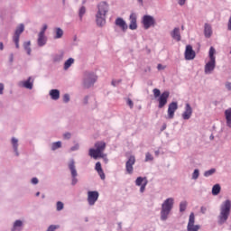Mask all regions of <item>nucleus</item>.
<instances>
[{
  "label": "nucleus",
  "mask_w": 231,
  "mask_h": 231,
  "mask_svg": "<svg viewBox=\"0 0 231 231\" xmlns=\"http://www.w3.org/2000/svg\"><path fill=\"white\" fill-rule=\"evenodd\" d=\"M97 9H98V11L96 15L97 24L98 26H104V24H106V15L107 14V12L109 11V6L107 5V4L106 2H101L97 5Z\"/></svg>",
  "instance_id": "1"
},
{
  "label": "nucleus",
  "mask_w": 231,
  "mask_h": 231,
  "mask_svg": "<svg viewBox=\"0 0 231 231\" xmlns=\"http://www.w3.org/2000/svg\"><path fill=\"white\" fill-rule=\"evenodd\" d=\"M172 207H174V199L169 198L162 205V210H161V219L162 221L167 220V217H169V214H171V211L172 210Z\"/></svg>",
  "instance_id": "2"
},
{
  "label": "nucleus",
  "mask_w": 231,
  "mask_h": 231,
  "mask_svg": "<svg viewBox=\"0 0 231 231\" xmlns=\"http://www.w3.org/2000/svg\"><path fill=\"white\" fill-rule=\"evenodd\" d=\"M216 49L210 47L209 49V61L205 65V73H212L216 69Z\"/></svg>",
  "instance_id": "3"
},
{
  "label": "nucleus",
  "mask_w": 231,
  "mask_h": 231,
  "mask_svg": "<svg viewBox=\"0 0 231 231\" xmlns=\"http://www.w3.org/2000/svg\"><path fill=\"white\" fill-rule=\"evenodd\" d=\"M230 208L231 202L230 200H226L224 204L221 206L220 215H219V223H226V219H228V216H230Z\"/></svg>",
  "instance_id": "4"
},
{
  "label": "nucleus",
  "mask_w": 231,
  "mask_h": 231,
  "mask_svg": "<svg viewBox=\"0 0 231 231\" xmlns=\"http://www.w3.org/2000/svg\"><path fill=\"white\" fill-rule=\"evenodd\" d=\"M143 24L144 30H149L151 26H154L156 24V21L154 20V17L146 14L143 17Z\"/></svg>",
  "instance_id": "5"
},
{
  "label": "nucleus",
  "mask_w": 231,
  "mask_h": 231,
  "mask_svg": "<svg viewBox=\"0 0 231 231\" xmlns=\"http://www.w3.org/2000/svg\"><path fill=\"white\" fill-rule=\"evenodd\" d=\"M97 82V76L93 73H86L84 79L85 88H91Z\"/></svg>",
  "instance_id": "6"
},
{
  "label": "nucleus",
  "mask_w": 231,
  "mask_h": 231,
  "mask_svg": "<svg viewBox=\"0 0 231 231\" xmlns=\"http://www.w3.org/2000/svg\"><path fill=\"white\" fill-rule=\"evenodd\" d=\"M170 93L169 91H164L161 94V96L158 98L159 102V109H162V107H165L167 106V102L169 100Z\"/></svg>",
  "instance_id": "7"
},
{
  "label": "nucleus",
  "mask_w": 231,
  "mask_h": 231,
  "mask_svg": "<svg viewBox=\"0 0 231 231\" xmlns=\"http://www.w3.org/2000/svg\"><path fill=\"white\" fill-rule=\"evenodd\" d=\"M134 163H136V158L134 155H131L125 162V171L127 174H133V171H134L133 165H134Z\"/></svg>",
  "instance_id": "8"
},
{
  "label": "nucleus",
  "mask_w": 231,
  "mask_h": 231,
  "mask_svg": "<svg viewBox=\"0 0 231 231\" xmlns=\"http://www.w3.org/2000/svg\"><path fill=\"white\" fill-rule=\"evenodd\" d=\"M147 183H149V180H147V177H138L135 180V185L140 188V192L143 193L145 192V187H147Z\"/></svg>",
  "instance_id": "9"
},
{
  "label": "nucleus",
  "mask_w": 231,
  "mask_h": 231,
  "mask_svg": "<svg viewBox=\"0 0 231 231\" xmlns=\"http://www.w3.org/2000/svg\"><path fill=\"white\" fill-rule=\"evenodd\" d=\"M69 169L71 172V176H72V185H77V176H78V173H77V169L75 167V161L74 160H71L69 162Z\"/></svg>",
  "instance_id": "10"
},
{
  "label": "nucleus",
  "mask_w": 231,
  "mask_h": 231,
  "mask_svg": "<svg viewBox=\"0 0 231 231\" xmlns=\"http://www.w3.org/2000/svg\"><path fill=\"white\" fill-rule=\"evenodd\" d=\"M195 220H196V217H194V213H190L188 226H187L188 231H198V230H199V226L194 225Z\"/></svg>",
  "instance_id": "11"
},
{
  "label": "nucleus",
  "mask_w": 231,
  "mask_h": 231,
  "mask_svg": "<svg viewBox=\"0 0 231 231\" xmlns=\"http://www.w3.org/2000/svg\"><path fill=\"white\" fill-rule=\"evenodd\" d=\"M23 32H24V24H20L15 32H14V36L13 38L14 42L15 43L16 48H19V39L21 37V33H23Z\"/></svg>",
  "instance_id": "12"
},
{
  "label": "nucleus",
  "mask_w": 231,
  "mask_h": 231,
  "mask_svg": "<svg viewBox=\"0 0 231 231\" xmlns=\"http://www.w3.org/2000/svg\"><path fill=\"white\" fill-rule=\"evenodd\" d=\"M186 60H194L196 59V51L192 49V45H187L185 51Z\"/></svg>",
  "instance_id": "13"
},
{
  "label": "nucleus",
  "mask_w": 231,
  "mask_h": 231,
  "mask_svg": "<svg viewBox=\"0 0 231 231\" xmlns=\"http://www.w3.org/2000/svg\"><path fill=\"white\" fill-rule=\"evenodd\" d=\"M178 111V103L177 102H171L168 106V118L170 120H172L174 118V113Z\"/></svg>",
  "instance_id": "14"
},
{
  "label": "nucleus",
  "mask_w": 231,
  "mask_h": 231,
  "mask_svg": "<svg viewBox=\"0 0 231 231\" xmlns=\"http://www.w3.org/2000/svg\"><path fill=\"white\" fill-rule=\"evenodd\" d=\"M98 200V193L97 191H88V205H95L97 201Z\"/></svg>",
  "instance_id": "15"
},
{
  "label": "nucleus",
  "mask_w": 231,
  "mask_h": 231,
  "mask_svg": "<svg viewBox=\"0 0 231 231\" xmlns=\"http://www.w3.org/2000/svg\"><path fill=\"white\" fill-rule=\"evenodd\" d=\"M192 116V106H190V104H186L185 111L182 114L183 120H189V118Z\"/></svg>",
  "instance_id": "16"
},
{
  "label": "nucleus",
  "mask_w": 231,
  "mask_h": 231,
  "mask_svg": "<svg viewBox=\"0 0 231 231\" xmlns=\"http://www.w3.org/2000/svg\"><path fill=\"white\" fill-rule=\"evenodd\" d=\"M130 24L129 28L130 30H136L138 28V23H136V14L132 13L129 17Z\"/></svg>",
  "instance_id": "17"
},
{
  "label": "nucleus",
  "mask_w": 231,
  "mask_h": 231,
  "mask_svg": "<svg viewBox=\"0 0 231 231\" xmlns=\"http://www.w3.org/2000/svg\"><path fill=\"white\" fill-rule=\"evenodd\" d=\"M116 26H118L119 28H121V30L123 32H125L128 28L127 23H125V21H124L122 18L118 17L116 20Z\"/></svg>",
  "instance_id": "18"
},
{
  "label": "nucleus",
  "mask_w": 231,
  "mask_h": 231,
  "mask_svg": "<svg viewBox=\"0 0 231 231\" xmlns=\"http://www.w3.org/2000/svg\"><path fill=\"white\" fill-rule=\"evenodd\" d=\"M95 170L100 176L101 180H106V174L104 173V170H102V163H100V162H97L96 163Z\"/></svg>",
  "instance_id": "19"
},
{
  "label": "nucleus",
  "mask_w": 231,
  "mask_h": 231,
  "mask_svg": "<svg viewBox=\"0 0 231 231\" xmlns=\"http://www.w3.org/2000/svg\"><path fill=\"white\" fill-rule=\"evenodd\" d=\"M171 35L172 39H174V41H177V42H180V41H181V34L180 33V28H174Z\"/></svg>",
  "instance_id": "20"
},
{
  "label": "nucleus",
  "mask_w": 231,
  "mask_h": 231,
  "mask_svg": "<svg viewBox=\"0 0 231 231\" xmlns=\"http://www.w3.org/2000/svg\"><path fill=\"white\" fill-rule=\"evenodd\" d=\"M226 124L231 129V107L225 110Z\"/></svg>",
  "instance_id": "21"
},
{
  "label": "nucleus",
  "mask_w": 231,
  "mask_h": 231,
  "mask_svg": "<svg viewBox=\"0 0 231 231\" xmlns=\"http://www.w3.org/2000/svg\"><path fill=\"white\" fill-rule=\"evenodd\" d=\"M89 156H91V158H94V160H97V158H102V153L99 152L97 149L91 148L89 150Z\"/></svg>",
  "instance_id": "22"
},
{
  "label": "nucleus",
  "mask_w": 231,
  "mask_h": 231,
  "mask_svg": "<svg viewBox=\"0 0 231 231\" xmlns=\"http://www.w3.org/2000/svg\"><path fill=\"white\" fill-rule=\"evenodd\" d=\"M47 41L46 36L42 32L38 34V46H44Z\"/></svg>",
  "instance_id": "23"
},
{
  "label": "nucleus",
  "mask_w": 231,
  "mask_h": 231,
  "mask_svg": "<svg viewBox=\"0 0 231 231\" xmlns=\"http://www.w3.org/2000/svg\"><path fill=\"white\" fill-rule=\"evenodd\" d=\"M50 95L52 100H59V98H60V92L59 89H51Z\"/></svg>",
  "instance_id": "24"
},
{
  "label": "nucleus",
  "mask_w": 231,
  "mask_h": 231,
  "mask_svg": "<svg viewBox=\"0 0 231 231\" xmlns=\"http://www.w3.org/2000/svg\"><path fill=\"white\" fill-rule=\"evenodd\" d=\"M204 34L207 38L212 37V27L208 23L205 24Z\"/></svg>",
  "instance_id": "25"
},
{
  "label": "nucleus",
  "mask_w": 231,
  "mask_h": 231,
  "mask_svg": "<svg viewBox=\"0 0 231 231\" xmlns=\"http://www.w3.org/2000/svg\"><path fill=\"white\" fill-rule=\"evenodd\" d=\"M96 149L102 154L106 149V143L104 142H97L95 143Z\"/></svg>",
  "instance_id": "26"
},
{
  "label": "nucleus",
  "mask_w": 231,
  "mask_h": 231,
  "mask_svg": "<svg viewBox=\"0 0 231 231\" xmlns=\"http://www.w3.org/2000/svg\"><path fill=\"white\" fill-rule=\"evenodd\" d=\"M23 87H25L26 89H32L33 88V79L29 77V79L23 82Z\"/></svg>",
  "instance_id": "27"
},
{
  "label": "nucleus",
  "mask_w": 231,
  "mask_h": 231,
  "mask_svg": "<svg viewBox=\"0 0 231 231\" xmlns=\"http://www.w3.org/2000/svg\"><path fill=\"white\" fill-rule=\"evenodd\" d=\"M18 142L19 141L15 137L12 138V145L14 152H16V156H19V152L17 151V147L19 146Z\"/></svg>",
  "instance_id": "28"
},
{
  "label": "nucleus",
  "mask_w": 231,
  "mask_h": 231,
  "mask_svg": "<svg viewBox=\"0 0 231 231\" xmlns=\"http://www.w3.org/2000/svg\"><path fill=\"white\" fill-rule=\"evenodd\" d=\"M21 226H23V221L16 220L14 224V226L12 228V231L21 230Z\"/></svg>",
  "instance_id": "29"
},
{
  "label": "nucleus",
  "mask_w": 231,
  "mask_h": 231,
  "mask_svg": "<svg viewBox=\"0 0 231 231\" xmlns=\"http://www.w3.org/2000/svg\"><path fill=\"white\" fill-rule=\"evenodd\" d=\"M219 192H221V186H219V184L214 185L212 188L213 196H217V194H219Z\"/></svg>",
  "instance_id": "30"
},
{
  "label": "nucleus",
  "mask_w": 231,
  "mask_h": 231,
  "mask_svg": "<svg viewBox=\"0 0 231 231\" xmlns=\"http://www.w3.org/2000/svg\"><path fill=\"white\" fill-rule=\"evenodd\" d=\"M75 62V60L73 58H69L64 63V69H68L71 67V64Z\"/></svg>",
  "instance_id": "31"
},
{
  "label": "nucleus",
  "mask_w": 231,
  "mask_h": 231,
  "mask_svg": "<svg viewBox=\"0 0 231 231\" xmlns=\"http://www.w3.org/2000/svg\"><path fill=\"white\" fill-rule=\"evenodd\" d=\"M60 147H62V143L60 141L52 143L51 151H57V149H60Z\"/></svg>",
  "instance_id": "32"
},
{
  "label": "nucleus",
  "mask_w": 231,
  "mask_h": 231,
  "mask_svg": "<svg viewBox=\"0 0 231 231\" xmlns=\"http://www.w3.org/2000/svg\"><path fill=\"white\" fill-rule=\"evenodd\" d=\"M64 35V31L60 28L56 29V36L55 39H60Z\"/></svg>",
  "instance_id": "33"
},
{
  "label": "nucleus",
  "mask_w": 231,
  "mask_h": 231,
  "mask_svg": "<svg viewBox=\"0 0 231 231\" xmlns=\"http://www.w3.org/2000/svg\"><path fill=\"white\" fill-rule=\"evenodd\" d=\"M31 44H32V43H31L30 42H24V44H23L24 50L27 51V53H28L29 55L32 54V49L30 48Z\"/></svg>",
  "instance_id": "34"
},
{
  "label": "nucleus",
  "mask_w": 231,
  "mask_h": 231,
  "mask_svg": "<svg viewBox=\"0 0 231 231\" xmlns=\"http://www.w3.org/2000/svg\"><path fill=\"white\" fill-rule=\"evenodd\" d=\"M187 210V201H182L180 204V212H185Z\"/></svg>",
  "instance_id": "35"
},
{
  "label": "nucleus",
  "mask_w": 231,
  "mask_h": 231,
  "mask_svg": "<svg viewBox=\"0 0 231 231\" xmlns=\"http://www.w3.org/2000/svg\"><path fill=\"white\" fill-rule=\"evenodd\" d=\"M152 93H153L154 98H160V97H162V92L158 88H154L152 90Z\"/></svg>",
  "instance_id": "36"
},
{
  "label": "nucleus",
  "mask_w": 231,
  "mask_h": 231,
  "mask_svg": "<svg viewBox=\"0 0 231 231\" xmlns=\"http://www.w3.org/2000/svg\"><path fill=\"white\" fill-rule=\"evenodd\" d=\"M64 208V203H62L61 201H58L56 204V209L58 210V212H60V210H62Z\"/></svg>",
  "instance_id": "37"
},
{
  "label": "nucleus",
  "mask_w": 231,
  "mask_h": 231,
  "mask_svg": "<svg viewBox=\"0 0 231 231\" xmlns=\"http://www.w3.org/2000/svg\"><path fill=\"white\" fill-rule=\"evenodd\" d=\"M214 172H216V169L208 170V171H205L204 176H206V178H208V176H212V174H214Z\"/></svg>",
  "instance_id": "38"
},
{
  "label": "nucleus",
  "mask_w": 231,
  "mask_h": 231,
  "mask_svg": "<svg viewBox=\"0 0 231 231\" xmlns=\"http://www.w3.org/2000/svg\"><path fill=\"white\" fill-rule=\"evenodd\" d=\"M152 160H154V158L152 157V155L150 152H147L145 154V162H152Z\"/></svg>",
  "instance_id": "39"
},
{
  "label": "nucleus",
  "mask_w": 231,
  "mask_h": 231,
  "mask_svg": "<svg viewBox=\"0 0 231 231\" xmlns=\"http://www.w3.org/2000/svg\"><path fill=\"white\" fill-rule=\"evenodd\" d=\"M199 178V170H195L192 174V180H198Z\"/></svg>",
  "instance_id": "40"
},
{
  "label": "nucleus",
  "mask_w": 231,
  "mask_h": 231,
  "mask_svg": "<svg viewBox=\"0 0 231 231\" xmlns=\"http://www.w3.org/2000/svg\"><path fill=\"white\" fill-rule=\"evenodd\" d=\"M84 14H86V7L82 6L79 9V17H80V19H82V17L84 16Z\"/></svg>",
  "instance_id": "41"
},
{
  "label": "nucleus",
  "mask_w": 231,
  "mask_h": 231,
  "mask_svg": "<svg viewBox=\"0 0 231 231\" xmlns=\"http://www.w3.org/2000/svg\"><path fill=\"white\" fill-rule=\"evenodd\" d=\"M127 105L129 106L130 109H133L134 104L133 103V100L127 99Z\"/></svg>",
  "instance_id": "42"
},
{
  "label": "nucleus",
  "mask_w": 231,
  "mask_h": 231,
  "mask_svg": "<svg viewBox=\"0 0 231 231\" xmlns=\"http://www.w3.org/2000/svg\"><path fill=\"white\" fill-rule=\"evenodd\" d=\"M46 30H48V25L45 24V25H43L40 33H42V35H44V33H46Z\"/></svg>",
  "instance_id": "43"
},
{
  "label": "nucleus",
  "mask_w": 231,
  "mask_h": 231,
  "mask_svg": "<svg viewBox=\"0 0 231 231\" xmlns=\"http://www.w3.org/2000/svg\"><path fill=\"white\" fill-rule=\"evenodd\" d=\"M69 101V96L68 94H65L63 96V102L68 103Z\"/></svg>",
  "instance_id": "44"
},
{
  "label": "nucleus",
  "mask_w": 231,
  "mask_h": 231,
  "mask_svg": "<svg viewBox=\"0 0 231 231\" xmlns=\"http://www.w3.org/2000/svg\"><path fill=\"white\" fill-rule=\"evenodd\" d=\"M63 137L65 140H69L71 138V134L70 133H66L63 134Z\"/></svg>",
  "instance_id": "45"
},
{
  "label": "nucleus",
  "mask_w": 231,
  "mask_h": 231,
  "mask_svg": "<svg viewBox=\"0 0 231 231\" xmlns=\"http://www.w3.org/2000/svg\"><path fill=\"white\" fill-rule=\"evenodd\" d=\"M32 183L33 185H37V183H39V179H37V178H32Z\"/></svg>",
  "instance_id": "46"
},
{
  "label": "nucleus",
  "mask_w": 231,
  "mask_h": 231,
  "mask_svg": "<svg viewBox=\"0 0 231 231\" xmlns=\"http://www.w3.org/2000/svg\"><path fill=\"white\" fill-rule=\"evenodd\" d=\"M4 90H5V85H3V83H0V95H3Z\"/></svg>",
  "instance_id": "47"
},
{
  "label": "nucleus",
  "mask_w": 231,
  "mask_h": 231,
  "mask_svg": "<svg viewBox=\"0 0 231 231\" xmlns=\"http://www.w3.org/2000/svg\"><path fill=\"white\" fill-rule=\"evenodd\" d=\"M227 30H229V32H231V16H230V18L228 20Z\"/></svg>",
  "instance_id": "48"
},
{
  "label": "nucleus",
  "mask_w": 231,
  "mask_h": 231,
  "mask_svg": "<svg viewBox=\"0 0 231 231\" xmlns=\"http://www.w3.org/2000/svg\"><path fill=\"white\" fill-rule=\"evenodd\" d=\"M226 89H228V91H231V83L230 82H226Z\"/></svg>",
  "instance_id": "49"
},
{
  "label": "nucleus",
  "mask_w": 231,
  "mask_h": 231,
  "mask_svg": "<svg viewBox=\"0 0 231 231\" xmlns=\"http://www.w3.org/2000/svg\"><path fill=\"white\" fill-rule=\"evenodd\" d=\"M200 212H202V214H205L207 212V208L206 207H201L200 208Z\"/></svg>",
  "instance_id": "50"
},
{
  "label": "nucleus",
  "mask_w": 231,
  "mask_h": 231,
  "mask_svg": "<svg viewBox=\"0 0 231 231\" xmlns=\"http://www.w3.org/2000/svg\"><path fill=\"white\" fill-rule=\"evenodd\" d=\"M185 1L187 0H179V5H180V6H183V5H185Z\"/></svg>",
  "instance_id": "51"
},
{
  "label": "nucleus",
  "mask_w": 231,
  "mask_h": 231,
  "mask_svg": "<svg viewBox=\"0 0 231 231\" xmlns=\"http://www.w3.org/2000/svg\"><path fill=\"white\" fill-rule=\"evenodd\" d=\"M157 69H165V68H163V65L162 64H158Z\"/></svg>",
  "instance_id": "52"
},
{
  "label": "nucleus",
  "mask_w": 231,
  "mask_h": 231,
  "mask_svg": "<svg viewBox=\"0 0 231 231\" xmlns=\"http://www.w3.org/2000/svg\"><path fill=\"white\" fill-rule=\"evenodd\" d=\"M77 149H79V144H77L76 146H73L71 148V151H77Z\"/></svg>",
  "instance_id": "53"
},
{
  "label": "nucleus",
  "mask_w": 231,
  "mask_h": 231,
  "mask_svg": "<svg viewBox=\"0 0 231 231\" xmlns=\"http://www.w3.org/2000/svg\"><path fill=\"white\" fill-rule=\"evenodd\" d=\"M5 49L4 45H3V42H0V50L3 51Z\"/></svg>",
  "instance_id": "54"
},
{
  "label": "nucleus",
  "mask_w": 231,
  "mask_h": 231,
  "mask_svg": "<svg viewBox=\"0 0 231 231\" xmlns=\"http://www.w3.org/2000/svg\"><path fill=\"white\" fill-rule=\"evenodd\" d=\"M138 3H140L141 5H143V0H137Z\"/></svg>",
  "instance_id": "55"
},
{
  "label": "nucleus",
  "mask_w": 231,
  "mask_h": 231,
  "mask_svg": "<svg viewBox=\"0 0 231 231\" xmlns=\"http://www.w3.org/2000/svg\"><path fill=\"white\" fill-rule=\"evenodd\" d=\"M160 155V152L156 151L155 152V156H159Z\"/></svg>",
  "instance_id": "56"
},
{
  "label": "nucleus",
  "mask_w": 231,
  "mask_h": 231,
  "mask_svg": "<svg viewBox=\"0 0 231 231\" xmlns=\"http://www.w3.org/2000/svg\"><path fill=\"white\" fill-rule=\"evenodd\" d=\"M36 196H37V197L41 196V192H37V193H36Z\"/></svg>",
  "instance_id": "57"
},
{
  "label": "nucleus",
  "mask_w": 231,
  "mask_h": 231,
  "mask_svg": "<svg viewBox=\"0 0 231 231\" xmlns=\"http://www.w3.org/2000/svg\"><path fill=\"white\" fill-rule=\"evenodd\" d=\"M181 30H185V26L182 25V26H181Z\"/></svg>",
  "instance_id": "58"
},
{
  "label": "nucleus",
  "mask_w": 231,
  "mask_h": 231,
  "mask_svg": "<svg viewBox=\"0 0 231 231\" xmlns=\"http://www.w3.org/2000/svg\"><path fill=\"white\" fill-rule=\"evenodd\" d=\"M113 86H115V81L112 82Z\"/></svg>",
  "instance_id": "59"
}]
</instances>
